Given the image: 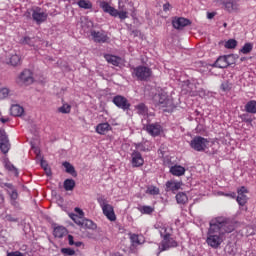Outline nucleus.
I'll return each mask as SVG.
<instances>
[{
	"label": "nucleus",
	"instance_id": "obj_1",
	"mask_svg": "<svg viewBox=\"0 0 256 256\" xmlns=\"http://www.w3.org/2000/svg\"><path fill=\"white\" fill-rule=\"evenodd\" d=\"M235 231V224L225 217L213 218L209 223V228L206 234V243L212 249H219L227 235Z\"/></svg>",
	"mask_w": 256,
	"mask_h": 256
},
{
	"label": "nucleus",
	"instance_id": "obj_2",
	"mask_svg": "<svg viewBox=\"0 0 256 256\" xmlns=\"http://www.w3.org/2000/svg\"><path fill=\"white\" fill-rule=\"evenodd\" d=\"M24 17H26V19H33L37 25H41V23L47 21L49 14L43 8L33 6L24 13Z\"/></svg>",
	"mask_w": 256,
	"mask_h": 256
},
{
	"label": "nucleus",
	"instance_id": "obj_3",
	"mask_svg": "<svg viewBox=\"0 0 256 256\" xmlns=\"http://www.w3.org/2000/svg\"><path fill=\"white\" fill-rule=\"evenodd\" d=\"M100 7L101 9H103L104 13H109V15H111L112 17H119L121 21H124V19H127V17H129V12L127 11V8H125V6H121V4H119V10L109 5V3L107 2H101Z\"/></svg>",
	"mask_w": 256,
	"mask_h": 256
},
{
	"label": "nucleus",
	"instance_id": "obj_4",
	"mask_svg": "<svg viewBox=\"0 0 256 256\" xmlns=\"http://www.w3.org/2000/svg\"><path fill=\"white\" fill-rule=\"evenodd\" d=\"M97 201H98L100 207L102 208V211H103L105 217H107V219L109 221H117V216L115 215V210L109 204V202H107V199L105 198V196L98 197Z\"/></svg>",
	"mask_w": 256,
	"mask_h": 256
},
{
	"label": "nucleus",
	"instance_id": "obj_5",
	"mask_svg": "<svg viewBox=\"0 0 256 256\" xmlns=\"http://www.w3.org/2000/svg\"><path fill=\"white\" fill-rule=\"evenodd\" d=\"M153 102L156 107L164 109L165 107H173V100L169 98L167 93L161 92L153 97Z\"/></svg>",
	"mask_w": 256,
	"mask_h": 256
},
{
	"label": "nucleus",
	"instance_id": "obj_6",
	"mask_svg": "<svg viewBox=\"0 0 256 256\" xmlns=\"http://www.w3.org/2000/svg\"><path fill=\"white\" fill-rule=\"evenodd\" d=\"M216 5L228 13L239 11V0H216Z\"/></svg>",
	"mask_w": 256,
	"mask_h": 256
},
{
	"label": "nucleus",
	"instance_id": "obj_7",
	"mask_svg": "<svg viewBox=\"0 0 256 256\" xmlns=\"http://www.w3.org/2000/svg\"><path fill=\"white\" fill-rule=\"evenodd\" d=\"M133 75L138 81H149L151 75H153V70L147 66H137L133 69Z\"/></svg>",
	"mask_w": 256,
	"mask_h": 256
},
{
	"label": "nucleus",
	"instance_id": "obj_8",
	"mask_svg": "<svg viewBox=\"0 0 256 256\" xmlns=\"http://www.w3.org/2000/svg\"><path fill=\"white\" fill-rule=\"evenodd\" d=\"M190 146L194 151H205L209 149V140L201 136H196L191 140Z\"/></svg>",
	"mask_w": 256,
	"mask_h": 256
},
{
	"label": "nucleus",
	"instance_id": "obj_9",
	"mask_svg": "<svg viewBox=\"0 0 256 256\" xmlns=\"http://www.w3.org/2000/svg\"><path fill=\"white\" fill-rule=\"evenodd\" d=\"M175 247H179V242H177V239L172 235L162 238L158 249L160 253H163V251H169V249H175Z\"/></svg>",
	"mask_w": 256,
	"mask_h": 256
},
{
	"label": "nucleus",
	"instance_id": "obj_10",
	"mask_svg": "<svg viewBox=\"0 0 256 256\" xmlns=\"http://www.w3.org/2000/svg\"><path fill=\"white\" fill-rule=\"evenodd\" d=\"M156 229L159 230L161 239L173 236V227L167 223L158 222L156 224Z\"/></svg>",
	"mask_w": 256,
	"mask_h": 256
},
{
	"label": "nucleus",
	"instance_id": "obj_11",
	"mask_svg": "<svg viewBox=\"0 0 256 256\" xmlns=\"http://www.w3.org/2000/svg\"><path fill=\"white\" fill-rule=\"evenodd\" d=\"M113 103L116 105V107H119L120 109H123L124 111H127L131 107V104L129 103V100L127 98L118 95L113 98Z\"/></svg>",
	"mask_w": 256,
	"mask_h": 256
},
{
	"label": "nucleus",
	"instance_id": "obj_12",
	"mask_svg": "<svg viewBox=\"0 0 256 256\" xmlns=\"http://www.w3.org/2000/svg\"><path fill=\"white\" fill-rule=\"evenodd\" d=\"M91 37L95 43H107L109 41V36L103 31H91Z\"/></svg>",
	"mask_w": 256,
	"mask_h": 256
},
{
	"label": "nucleus",
	"instance_id": "obj_13",
	"mask_svg": "<svg viewBox=\"0 0 256 256\" xmlns=\"http://www.w3.org/2000/svg\"><path fill=\"white\" fill-rule=\"evenodd\" d=\"M237 193H238V196L236 198L237 203L241 207H245V205L247 204V201L249 199L247 197V195H245V194L249 193V191L247 190V188H245V186H242L240 189H238Z\"/></svg>",
	"mask_w": 256,
	"mask_h": 256
},
{
	"label": "nucleus",
	"instance_id": "obj_14",
	"mask_svg": "<svg viewBox=\"0 0 256 256\" xmlns=\"http://www.w3.org/2000/svg\"><path fill=\"white\" fill-rule=\"evenodd\" d=\"M132 167H143L145 160L139 151H134L131 154Z\"/></svg>",
	"mask_w": 256,
	"mask_h": 256
},
{
	"label": "nucleus",
	"instance_id": "obj_15",
	"mask_svg": "<svg viewBox=\"0 0 256 256\" xmlns=\"http://www.w3.org/2000/svg\"><path fill=\"white\" fill-rule=\"evenodd\" d=\"M190 24H191V21L189 19L183 18V17L175 18L172 21V25H173L174 29H183L184 27H187Z\"/></svg>",
	"mask_w": 256,
	"mask_h": 256
},
{
	"label": "nucleus",
	"instance_id": "obj_16",
	"mask_svg": "<svg viewBox=\"0 0 256 256\" xmlns=\"http://www.w3.org/2000/svg\"><path fill=\"white\" fill-rule=\"evenodd\" d=\"M145 130L152 137H157L161 133V125H159L158 123H156V124H147L145 126Z\"/></svg>",
	"mask_w": 256,
	"mask_h": 256
},
{
	"label": "nucleus",
	"instance_id": "obj_17",
	"mask_svg": "<svg viewBox=\"0 0 256 256\" xmlns=\"http://www.w3.org/2000/svg\"><path fill=\"white\" fill-rule=\"evenodd\" d=\"M0 149L4 154L9 153V139L3 132H0Z\"/></svg>",
	"mask_w": 256,
	"mask_h": 256
},
{
	"label": "nucleus",
	"instance_id": "obj_18",
	"mask_svg": "<svg viewBox=\"0 0 256 256\" xmlns=\"http://www.w3.org/2000/svg\"><path fill=\"white\" fill-rule=\"evenodd\" d=\"M229 57L231 56H220L213 64V67H217L218 69H226V67H229Z\"/></svg>",
	"mask_w": 256,
	"mask_h": 256
},
{
	"label": "nucleus",
	"instance_id": "obj_19",
	"mask_svg": "<svg viewBox=\"0 0 256 256\" xmlns=\"http://www.w3.org/2000/svg\"><path fill=\"white\" fill-rule=\"evenodd\" d=\"M20 81L24 83V85H31L33 83V74L30 70H24L19 77Z\"/></svg>",
	"mask_w": 256,
	"mask_h": 256
},
{
	"label": "nucleus",
	"instance_id": "obj_20",
	"mask_svg": "<svg viewBox=\"0 0 256 256\" xmlns=\"http://www.w3.org/2000/svg\"><path fill=\"white\" fill-rule=\"evenodd\" d=\"M170 173L171 175H173L174 177H183V175H185V167L181 166V165H173L170 166Z\"/></svg>",
	"mask_w": 256,
	"mask_h": 256
},
{
	"label": "nucleus",
	"instance_id": "obj_21",
	"mask_svg": "<svg viewBox=\"0 0 256 256\" xmlns=\"http://www.w3.org/2000/svg\"><path fill=\"white\" fill-rule=\"evenodd\" d=\"M104 59H106L108 63L114 65L115 67H119V65H121V57H117L111 54H105Z\"/></svg>",
	"mask_w": 256,
	"mask_h": 256
},
{
	"label": "nucleus",
	"instance_id": "obj_22",
	"mask_svg": "<svg viewBox=\"0 0 256 256\" xmlns=\"http://www.w3.org/2000/svg\"><path fill=\"white\" fill-rule=\"evenodd\" d=\"M111 125L107 122L100 123L96 126V133L99 135H105V133H108V131H111Z\"/></svg>",
	"mask_w": 256,
	"mask_h": 256
},
{
	"label": "nucleus",
	"instance_id": "obj_23",
	"mask_svg": "<svg viewBox=\"0 0 256 256\" xmlns=\"http://www.w3.org/2000/svg\"><path fill=\"white\" fill-rule=\"evenodd\" d=\"M180 189H181V182H175L173 180L166 182V191H171L172 193H175Z\"/></svg>",
	"mask_w": 256,
	"mask_h": 256
},
{
	"label": "nucleus",
	"instance_id": "obj_24",
	"mask_svg": "<svg viewBox=\"0 0 256 256\" xmlns=\"http://www.w3.org/2000/svg\"><path fill=\"white\" fill-rule=\"evenodd\" d=\"M24 109L23 107L15 104V105H12L11 106V109H10V113L11 115H13V117H21V115H23L24 113Z\"/></svg>",
	"mask_w": 256,
	"mask_h": 256
},
{
	"label": "nucleus",
	"instance_id": "obj_25",
	"mask_svg": "<svg viewBox=\"0 0 256 256\" xmlns=\"http://www.w3.org/2000/svg\"><path fill=\"white\" fill-rule=\"evenodd\" d=\"M53 235L54 237H58V239H61L65 237V235H67V228L63 226L55 227L53 231Z\"/></svg>",
	"mask_w": 256,
	"mask_h": 256
},
{
	"label": "nucleus",
	"instance_id": "obj_26",
	"mask_svg": "<svg viewBox=\"0 0 256 256\" xmlns=\"http://www.w3.org/2000/svg\"><path fill=\"white\" fill-rule=\"evenodd\" d=\"M245 111L247 113H252V114H256V101L255 100H250L246 103L245 105Z\"/></svg>",
	"mask_w": 256,
	"mask_h": 256
},
{
	"label": "nucleus",
	"instance_id": "obj_27",
	"mask_svg": "<svg viewBox=\"0 0 256 256\" xmlns=\"http://www.w3.org/2000/svg\"><path fill=\"white\" fill-rule=\"evenodd\" d=\"M176 201L179 205H185V203L189 201V198L187 197V194H185V192H179L176 195Z\"/></svg>",
	"mask_w": 256,
	"mask_h": 256
},
{
	"label": "nucleus",
	"instance_id": "obj_28",
	"mask_svg": "<svg viewBox=\"0 0 256 256\" xmlns=\"http://www.w3.org/2000/svg\"><path fill=\"white\" fill-rule=\"evenodd\" d=\"M77 5L80 9H93V3L89 0H79Z\"/></svg>",
	"mask_w": 256,
	"mask_h": 256
},
{
	"label": "nucleus",
	"instance_id": "obj_29",
	"mask_svg": "<svg viewBox=\"0 0 256 256\" xmlns=\"http://www.w3.org/2000/svg\"><path fill=\"white\" fill-rule=\"evenodd\" d=\"M64 189L65 191H73V189H75V180L66 179L64 181Z\"/></svg>",
	"mask_w": 256,
	"mask_h": 256
},
{
	"label": "nucleus",
	"instance_id": "obj_30",
	"mask_svg": "<svg viewBox=\"0 0 256 256\" xmlns=\"http://www.w3.org/2000/svg\"><path fill=\"white\" fill-rule=\"evenodd\" d=\"M130 240L132 242V245L134 247H137V245H142L143 241L141 240V236L137 235V234H132L130 236Z\"/></svg>",
	"mask_w": 256,
	"mask_h": 256
},
{
	"label": "nucleus",
	"instance_id": "obj_31",
	"mask_svg": "<svg viewBox=\"0 0 256 256\" xmlns=\"http://www.w3.org/2000/svg\"><path fill=\"white\" fill-rule=\"evenodd\" d=\"M136 111H137V114L138 115H147L148 113V109H147V106H145V104L141 103V104H138L136 106Z\"/></svg>",
	"mask_w": 256,
	"mask_h": 256
},
{
	"label": "nucleus",
	"instance_id": "obj_32",
	"mask_svg": "<svg viewBox=\"0 0 256 256\" xmlns=\"http://www.w3.org/2000/svg\"><path fill=\"white\" fill-rule=\"evenodd\" d=\"M10 63L13 65V67H17V65L21 64V56L14 54L10 57Z\"/></svg>",
	"mask_w": 256,
	"mask_h": 256
},
{
	"label": "nucleus",
	"instance_id": "obj_33",
	"mask_svg": "<svg viewBox=\"0 0 256 256\" xmlns=\"http://www.w3.org/2000/svg\"><path fill=\"white\" fill-rule=\"evenodd\" d=\"M58 113H63V114L71 113V105L63 102V105L58 108Z\"/></svg>",
	"mask_w": 256,
	"mask_h": 256
},
{
	"label": "nucleus",
	"instance_id": "obj_34",
	"mask_svg": "<svg viewBox=\"0 0 256 256\" xmlns=\"http://www.w3.org/2000/svg\"><path fill=\"white\" fill-rule=\"evenodd\" d=\"M63 167H65L66 173H69L70 175H77V173L75 172V167H73V165H71V163L64 162Z\"/></svg>",
	"mask_w": 256,
	"mask_h": 256
},
{
	"label": "nucleus",
	"instance_id": "obj_35",
	"mask_svg": "<svg viewBox=\"0 0 256 256\" xmlns=\"http://www.w3.org/2000/svg\"><path fill=\"white\" fill-rule=\"evenodd\" d=\"M251 51H253V44L251 43H246L241 49V53L244 55L251 53Z\"/></svg>",
	"mask_w": 256,
	"mask_h": 256
},
{
	"label": "nucleus",
	"instance_id": "obj_36",
	"mask_svg": "<svg viewBox=\"0 0 256 256\" xmlns=\"http://www.w3.org/2000/svg\"><path fill=\"white\" fill-rule=\"evenodd\" d=\"M147 195H159L160 191L157 186H149L146 190Z\"/></svg>",
	"mask_w": 256,
	"mask_h": 256
},
{
	"label": "nucleus",
	"instance_id": "obj_37",
	"mask_svg": "<svg viewBox=\"0 0 256 256\" xmlns=\"http://www.w3.org/2000/svg\"><path fill=\"white\" fill-rule=\"evenodd\" d=\"M224 47L226 49H235V47H237V40L230 39V40L226 41Z\"/></svg>",
	"mask_w": 256,
	"mask_h": 256
},
{
	"label": "nucleus",
	"instance_id": "obj_38",
	"mask_svg": "<svg viewBox=\"0 0 256 256\" xmlns=\"http://www.w3.org/2000/svg\"><path fill=\"white\" fill-rule=\"evenodd\" d=\"M221 89L222 91H224V93H229V91H231V89H233V84L229 83V82H223L221 84Z\"/></svg>",
	"mask_w": 256,
	"mask_h": 256
},
{
	"label": "nucleus",
	"instance_id": "obj_39",
	"mask_svg": "<svg viewBox=\"0 0 256 256\" xmlns=\"http://www.w3.org/2000/svg\"><path fill=\"white\" fill-rule=\"evenodd\" d=\"M139 211L145 215H151V213H153V208L151 206H141Z\"/></svg>",
	"mask_w": 256,
	"mask_h": 256
},
{
	"label": "nucleus",
	"instance_id": "obj_40",
	"mask_svg": "<svg viewBox=\"0 0 256 256\" xmlns=\"http://www.w3.org/2000/svg\"><path fill=\"white\" fill-rule=\"evenodd\" d=\"M22 43L24 45H29L30 47H35V42H33V39L27 36L23 38Z\"/></svg>",
	"mask_w": 256,
	"mask_h": 256
},
{
	"label": "nucleus",
	"instance_id": "obj_41",
	"mask_svg": "<svg viewBox=\"0 0 256 256\" xmlns=\"http://www.w3.org/2000/svg\"><path fill=\"white\" fill-rule=\"evenodd\" d=\"M68 243L69 245H75V247H81V245H83L82 242H75L73 235H68Z\"/></svg>",
	"mask_w": 256,
	"mask_h": 256
},
{
	"label": "nucleus",
	"instance_id": "obj_42",
	"mask_svg": "<svg viewBox=\"0 0 256 256\" xmlns=\"http://www.w3.org/2000/svg\"><path fill=\"white\" fill-rule=\"evenodd\" d=\"M61 253L63 255H69V256H73L75 255V250L71 249V248H62L61 249Z\"/></svg>",
	"mask_w": 256,
	"mask_h": 256
},
{
	"label": "nucleus",
	"instance_id": "obj_43",
	"mask_svg": "<svg viewBox=\"0 0 256 256\" xmlns=\"http://www.w3.org/2000/svg\"><path fill=\"white\" fill-rule=\"evenodd\" d=\"M70 218L72 219V221L76 222L77 225H82V222L78 215L70 214Z\"/></svg>",
	"mask_w": 256,
	"mask_h": 256
},
{
	"label": "nucleus",
	"instance_id": "obj_44",
	"mask_svg": "<svg viewBox=\"0 0 256 256\" xmlns=\"http://www.w3.org/2000/svg\"><path fill=\"white\" fill-rule=\"evenodd\" d=\"M5 167H6V169H8V171H14L17 175V168H15V166H13V164L6 163Z\"/></svg>",
	"mask_w": 256,
	"mask_h": 256
},
{
	"label": "nucleus",
	"instance_id": "obj_45",
	"mask_svg": "<svg viewBox=\"0 0 256 256\" xmlns=\"http://www.w3.org/2000/svg\"><path fill=\"white\" fill-rule=\"evenodd\" d=\"M10 197L13 199V201H15L17 200V197H19V194H17V191L13 190Z\"/></svg>",
	"mask_w": 256,
	"mask_h": 256
},
{
	"label": "nucleus",
	"instance_id": "obj_46",
	"mask_svg": "<svg viewBox=\"0 0 256 256\" xmlns=\"http://www.w3.org/2000/svg\"><path fill=\"white\" fill-rule=\"evenodd\" d=\"M75 212L78 213L80 217H83L84 215L83 210H81V208H75Z\"/></svg>",
	"mask_w": 256,
	"mask_h": 256
},
{
	"label": "nucleus",
	"instance_id": "obj_47",
	"mask_svg": "<svg viewBox=\"0 0 256 256\" xmlns=\"http://www.w3.org/2000/svg\"><path fill=\"white\" fill-rule=\"evenodd\" d=\"M170 7H171V4L166 3V4L163 5V10L164 11H169Z\"/></svg>",
	"mask_w": 256,
	"mask_h": 256
},
{
	"label": "nucleus",
	"instance_id": "obj_48",
	"mask_svg": "<svg viewBox=\"0 0 256 256\" xmlns=\"http://www.w3.org/2000/svg\"><path fill=\"white\" fill-rule=\"evenodd\" d=\"M213 17H215V12H208L207 18L208 19H213Z\"/></svg>",
	"mask_w": 256,
	"mask_h": 256
},
{
	"label": "nucleus",
	"instance_id": "obj_49",
	"mask_svg": "<svg viewBox=\"0 0 256 256\" xmlns=\"http://www.w3.org/2000/svg\"><path fill=\"white\" fill-rule=\"evenodd\" d=\"M41 165H42V167L44 168V171H46L47 173H50L51 172V170H48L47 169V166H45V162H41Z\"/></svg>",
	"mask_w": 256,
	"mask_h": 256
},
{
	"label": "nucleus",
	"instance_id": "obj_50",
	"mask_svg": "<svg viewBox=\"0 0 256 256\" xmlns=\"http://www.w3.org/2000/svg\"><path fill=\"white\" fill-rule=\"evenodd\" d=\"M2 93H3V95H9V89L3 88Z\"/></svg>",
	"mask_w": 256,
	"mask_h": 256
},
{
	"label": "nucleus",
	"instance_id": "obj_51",
	"mask_svg": "<svg viewBox=\"0 0 256 256\" xmlns=\"http://www.w3.org/2000/svg\"><path fill=\"white\" fill-rule=\"evenodd\" d=\"M226 196H227V197H232L233 199H235V193L227 194Z\"/></svg>",
	"mask_w": 256,
	"mask_h": 256
},
{
	"label": "nucleus",
	"instance_id": "obj_52",
	"mask_svg": "<svg viewBox=\"0 0 256 256\" xmlns=\"http://www.w3.org/2000/svg\"><path fill=\"white\" fill-rule=\"evenodd\" d=\"M86 225H93V221L87 220Z\"/></svg>",
	"mask_w": 256,
	"mask_h": 256
},
{
	"label": "nucleus",
	"instance_id": "obj_53",
	"mask_svg": "<svg viewBox=\"0 0 256 256\" xmlns=\"http://www.w3.org/2000/svg\"><path fill=\"white\" fill-rule=\"evenodd\" d=\"M7 121H9V119H3V118L1 119L2 123H7Z\"/></svg>",
	"mask_w": 256,
	"mask_h": 256
},
{
	"label": "nucleus",
	"instance_id": "obj_54",
	"mask_svg": "<svg viewBox=\"0 0 256 256\" xmlns=\"http://www.w3.org/2000/svg\"><path fill=\"white\" fill-rule=\"evenodd\" d=\"M35 153H36L37 156H39L40 151L36 149Z\"/></svg>",
	"mask_w": 256,
	"mask_h": 256
},
{
	"label": "nucleus",
	"instance_id": "obj_55",
	"mask_svg": "<svg viewBox=\"0 0 256 256\" xmlns=\"http://www.w3.org/2000/svg\"><path fill=\"white\" fill-rule=\"evenodd\" d=\"M224 27H227V23H224Z\"/></svg>",
	"mask_w": 256,
	"mask_h": 256
}]
</instances>
